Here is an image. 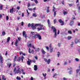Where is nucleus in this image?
<instances>
[{
	"label": "nucleus",
	"instance_id": "79ce46f5",
	"mask_svg": "<svg viewBox=\"0 0 80 80\" xmlns=\"http://www.w3.org/2000/svg\"><path fill=\"white\" fill-rule=\"evenodd\" d=\"M28 10H30V11H32L33 10V9L32 8H28Z\"/></svg>",
	"mask_w": 80,
	"mask_h": 80
},
{
	"label": "nucleus",
	"instance_id": "0e129e2a",
	"mask_svg": "<svg viewBox=\"0 0 80 80\" xmlns=\"http://www.w3.org/2000/svg\"><path fill=\"white\" fill-rule=\"evenodd\" d=\"M39 50H40V49L39 48H38V49H36V51L38 52V51H39Z\"/></svg>",
	"mask_w": 80,
	"mask_h": 80
},
{
	"label": "nucleus",
	"instance_id": "680f3d73",
	"mask_svg": "<svg viewBox=\"0 0 80 80\" xmlns=\"http://www.w3.org/2000/svg\"><path fill=\"white\" fill-rule=\"evenodd\" d=\"M33 16L35 17H37V15H36V14H35L33 13Z\"/></svg>",
	"mask_w": 80,
	"mask_h": 80
},
{
	"label": "nucleus",
	"instance_id": "cd10ccee",
	"mask_svg": "<svg viewBox=\"0 0 80 80\" xmlns=\"http://www.w3.org/2000/svg\"><path fill=\"white\" fill-rule=\"evenodd\" d=\"M27 63L28 65H30V61H28Z\"/></svg>",
	"mask_w": 80,
	"mask_h": 80
},
{
	"label": "nucleus",
	"instance_id": "393cba45",
	"mask_svg": "<svg viewBox=\"0 0 80 80\" xmlns=\"http://www.w3.org/2000/svg\"><path fill=\"white\" fill-rule=\"evenodd\" d=\"M16 79L18 80H21V78L19 77L18 76H17L16 78Z\"/></svg>",
	"mask_w": 80,
	"mask_h": 80
},
{
	"label": "nucleus",
	"instance_id": "5701e85b",
	"mask_svg": "<svg viewBox=\"0 0 80 80\" xmlns=\"http://www.w3.org/2000/svg\"><path fill=\"white\" fill-rule=\"evenodd\" d=\"M13 8H12V9H10V13H13Z\"/></svg>",
	"mask_w": 80,
	"mask_h": 80
},
{
	"label": "nucleus",
	"instance_id": "a18cd8bd",
	"mask_svg": "<svg viewBox=\"0 0 80 80\" xmlns=\"http://www.w3.org/2000/svg\"><path fill=\"white\" fill-rule=\"evenodd\" d=\"M50 0H44V2H50Z\"/></svg>",
	"mask_w": 80,
	"mask_h": 80
},
{
	"label": "nucleus",
	"instance_id": "4d7b16f0",
	"mask_svg": "<svg viewBox=\"0 0 80 80\" xmlns=\"http://www.w3.org/2000/svg\"><path fill=\"white\" fill-rule=\"evenodd\" d=\"M18 40L20 42V40H21V38H18Z\"/></svg>",
	"mask_w": 80,
	"mask_h": 80
},
{
	"label": "nucleus",
	"instance_id": "2f4dec72",
	"mask_svg": "<svg viewBox=\"0 0 80 80\" xmlns=\"http://www.w3.org/2000/svg\"><path fill=\"white\" fill-rule=\"evenodd\" d=\"M50 48V52L51 53H52L53 52V48Z\"/></svg>",
	"mask_w": 80,
	"mask_h": 80
},
{
	"label": "nucleus",
	"instance_id": "9b49d317",
	"mask_svg": "<svg viewBox=\"0 0 80 80\" xmlns=\"http://www.w3.org/2000/svg\"><path fill=\"white\" fill-rule=\"evenodd\" d=\"M18 57V56L17 55H16L14 57V62H15V61H17V58Z\"/></svg>",
	"mask_w": 80,
	"mask_h": 80
},
{
	"label": "nucleus",
	"instance_id": "58836bf2",
	"mask_svg": "<svg viewBox=\"0 0 80 80\" xmlns=\"http://www.w3.org/2000/svg\"><path fill=\"white\" fill-rule=\"evenodd\" d=\"M80 69H77L76 70V72L77 73H78V72H79V71H80Z\"/></svg>",
	"mask_w": 80,
	"mask_h": 80
},
{
	"label": "nucleus",
	"instance_id": "a19ab883",
	"mask_svg": "<svg viewBox=\"0 0 80 80\" xmlns=\"http://www.w3.org/2000/svg\"><path fill=\"white\" fill-rule=\"evenodd\" d=\"M75 60L76 62H78L79 61V59L78 58H76Z\"/></svg>",
	"mask_w": 80,
	"mask_h": 80
},
{
	"label": "nucleus",
	"instance_id": "4468645a",
	"mask_svg": "<svg viewBox=\"0 0 80 80\" xmlns=\"http://www.w3.org/2000/svg\"><path fill=\"white\" fill-rule=\"evenodd\" d=\"M51 61V60H50V59H49L48 61H47V63H48V64H50V61Z\"/></svg>",
	"mask_w": 80,
	"mask_h": 80
},
{
	"label": "nucleus",
	"instance_id": "774afa93",
	"mask_svg": "<svg viewBox=\"0 0 80 80\" xmlns=\"http://www.w3.org/2000/svg\"><path fill=\"white\" fill-rule=\"evenodd\" d=\"M62 5H64V1L63 0L62 1Z\"/></svg>",
	"mask_w": 80,
	"mask_h": 80
},
{
	"label": "nucleus",
	"instance_id": "bf43d9fd",
	"mask_svg": "<svg viewBox=\"0 0 80 80\" xmlns=\"http://www.w3.org/2000/svg\"><path fill=\"white\" fill-rule=\"evenodd\" d=\"M44 60L45 61V62H47V58H44Z\"/></svg>",
	"mask_w": 80,
	"mask_h": 80
},
{
	"label": "nucleus",
	"instance_id": "338daca9",
	"mask_svg": "<svg viewBox=\"0 0 80 80\" xmlns=\"http://www.w3.org/2000/svg\"><path fill=\"white\" fill-rule=\"evenodd\" d=\"M32 61L33 62V63H35L36 61H35V60L33 59L32 60Z\"/></svg>",
	"mask_w": 80,
	"mask_h": 80
},
{
	"label": "nucleus",
	"instance_id": "f257e3e1",
	"mask_svg": "<svg viewBox=\"0 0 80 80\" xmlns=\"http://www.w3.org/2000/svg\"><path fill=\"white\" fill-rule=\"evenodd\" d=\"M31 34H32V38L33 39H35L36 38H38L39 40H42V37L40 34H36L35 32H31Z\"/></svg>",
	"mask_w": 80,
	"mask_h": 80
},
{
	"label": "nucleus",
	"instance_id": "2eb2a0df",
	"mask_svg": "<svg viewBox=\"0 0 80 80\" xmlns=\"http://www.w3.org/2000/svg\"><path fill=\"white\" fill-rule=\"evenodd\" d=\"M37 30L38 31H40V30H42V28L40 27L39 28V27H38Z\"/></svg>",
	"mask_w": 80,
	"mask_h": 80
},
{
	"label": "nucleus",
	"instance_id": "37998d69",
	"mask_svg": "<svg viewBox=\"0 0 80 80\" xmlns=\"http://www.w3.org/2000/svg\"><path fill=\"white\" fill-rule=\"evenodd\" d=\"M16 65V63L15 62H14L13 63V67H15V66Z\"/></svg>",
	"mask_w": 80,
	"mask_h": 80
},
{
	"label": "nucleus",
	"instance_id": "9d476101",
	"mask_svg": "<svg viewBox=\"0 0 80 80\" xmlns=\"http://www.w3.org/2000/svg\"><path fill=\"white\" fill-rule=\"evenodd\" d=\"M74 22L73 21H71V22L70 23V25L71 26H72Z\"/></svg>",
	"mask_w": 80,
	"mask_h": 80
},
{
	"label": "nucleus",
	"instance_id": "f03ea898",
	"mask_svg": "<svg viewBox=\"0 0 80 80\" xmlns=\"http://www.w3.org/2000/svg\"><path fill=\"white\" fill-rule=\"evenodd\" d=\"M52 30H53V32L54 33V37L56 38L57 36V29L55 28H54L53 26H52L51 27Z\"/></svg>",
	"mask_w": 80,
	"mask_h": 80
},
{
	"label": "nucleus",
	"instance_id": "13d9d810",
	"mask_svg": "<svg viewBox=\"0 0 80 80\" xmlns=\"http://www.w3.org/2000/svg\"><path fill=\"white\" fill-rule=\"evenodd\" d=\"M72 20H75V16H73V17L72 18Z\"/></svg>",
	"mask_w": 80,
	"mask_h": 80
},
{
	"label": "nucleus",
	"instance_id": "864d4df0",
	"mask_svg": "<svg viewBox=\"0 0 80 80\" xmlns=\"http://www.w3.org/2000/svg\"><path fill=\"white\" fill-rule=\"evenodd\" d=\"M30 6V3H28V7H29Z\"/></svg>",
	"mask_w": 80,
	"mask_h": 80
},
{
	"label": "nucleus",
	"instance_id": "6ab92c4d",
	"mask_svg": "<svg viewBox=\"0 0 80 80\" xmlns=\"http://www.w3.org/2000/svg\"><path fill=\"white\" fill-rule=\"evenodd\" d=\"M75 43H77L78 42V40L77 39V38H75Z\"/></svg>",
	"mask_w": 80,
	"mask_h": 80
},
{
	"label": "nucleus",
	"instance_id": "dca6fc26",
	"mask_svg": "<svg viewBox=\"0 0 80 80\" xmlns=\"http://www.w3.org/2000/svg\"><path fill=\"white\" fill-rule=\"evenodd\" d=\"M8 65L9 68H10V67H11V66L12 65V63L10 62L8 63Z\"/></svg>",
	"mask_w": 80,
	"mask_h": 80
},
{
	"label": "nucleus",
	"instance_id": "ea45409f",
	"mask_svg": "<svg viewBox=\"0 0 80 80\" xmlns=\"http://www.w3.org/2000/svg\"><path fill=\"white\" fill-rule=\"evenodd\" d=\"M6 19L7 20H8V19H9V18L8 17V16H6Z\"/></svg>",
	"mask_w": 80,
	"mask_h": 80
},
{
	"label": "nucleus",
	"instance_id": "69168bd1",
	"mask_svg": "<svg viewBox=\"0 0 80 80\" xmlns=\"http://www.w3.org/2000/svg\"><path fill=\"white\" fill-rule=\"evenodd\" d=\"M21 25L22 26H23V22H21Z\"/></svg>",
	"mask_w": 80,
	"mask_h": 80
},
{
	"label": "nucleus",
	"instance_id": "c85d7f7f",
	"mask_svg": "<svg viewBox=\"0 0 80 80\" xmlns=\"http://www.w3.org/2000/svg\"><path fill=\"white\" fill-rule=\"evenodd\" d=\"M0 62L1 64V67H2V66H3V60H2V62H1V61H0Z\"/></svg>",
	"mask_w": 80,
	"mask_h": 80
},
{
	"label": "nucleus",
	"instance_id": "7ed1b4c3",
	"mask_svg": "<svg viewBox=\"0 0 80 80\" xmlns=\"http://www.w3.org/2000/svg\"><path fill=\"white\" fill-rule=\"evenodd\" d=\"M30 26H31L32 29V30H35L37 28L36 26H34V24L33 23H32L31 24L30 23H28V27H30Z\"/></svg>",
	"mask_w": 80,
	"mask_h": 80
},
{
	"label": "nucleus",
	"instance_id": "de8ad7c7",
	"mask_svg": "<svg viewBox=\"0 0 80 80\" xmlns=\"http://www.w3.org/2000/svg\"><path fill=\"white\" fill-rule=\"evenodd\" d=\"M48 24H50V20L49 19H48Z\"/></svg>",
	"mask_w": 80,
	"mask_h": 80
},
{
	"label": "nucleus",
	"instance_id": "39448f33",
	"mask_svg": "<svg viewBox=\"0 0 80 80\" xmlns=\"http://www.w3.org/2000/svg\"><path fill=\"white\" fill-rule=\"evenodd\" d=\"M16 73H17L21 74V73H22V72H21V69L20 68H18V70L16 71Z\"/></svg>",
	"mask_w": 80,
	"mask_h": 80
},
{
	"label": "nucleus",
	"instance_id": "f704fd0d",
	"mask_svg": "<svg viewBox=\"0 0 80 80\" xmlns=\"http://www.w3.org/2000/svg\"><path fill=\"white\" fill-rule=\"evenodd\" d=\"M58 54H57L58 57H60V53L59 52H58Z\"/></svg>",
	"mask_w": 80,
	"mask_h": 80
},
{
	"label": "nucleus",
	"instance_id": "423d86ee",
	"mask_svg": "<svg viewBox=\"0 0 80 80\" xmlns=\"http://www.w3.org/2000/svg\"><path fill=\"white\" fill-rule=\"evenodd\" d=\"M22 35L23 36V37H25V38H26L27 37V35L26 34V32H25V31H23L22 32Z\"/></svg>",
	"mask_w": 80,
	"mask_h": 80
},
{
	"label": "nucleus",
	"instance_id": "bb28decb",
	"mask_svg": "<svg viewBox=\"0 0 80 80\" xmlns=\"http://www.w3.org/2000/svg\"><path fill=\"white\" fill-rule=\"evenodd\" d=\"M21 58L22 62H23V59H24V57H23V56H22Z\"/></svg>",
	"mask_w": 80,
	"mask_h": 80
},
{
	"label": "nucleus",
	"instance_id": "c03bdc74",
	"mask_svg": "<svg viewBox=\"0 0 80 80\" xmlns=\"http://www.w3.org/2000/svg\"><path fill=\"white\" fill-rule=\"evenodd\" d=\"M72 71H70L69 72V73L70 74V75L72 74Z\"/></svg>",
	"mask_w": 80,
	"mask_h": 80
},
{
	"label": "nucleus",
	"instance_id": "603ef678",
	"mask_svg": "<svg viewBox=\"0 0 80 80\" xmlns=\"http://www.w3.org/2000/svg\"><path fill=\"white\" fill-rule=\"evenodd\" d=\"M16 70H17V68H15L14 69V72H16Z\"/></svg>",
	"mask_w": 80,
	"mask_h": 80
},
{
	"label": "nucleus",
	"instance_id": "5fc2aeb1",
	"mask_svg": "<svg viewBox=\"0 0 80 80\" xmlns=\"http://www.w3.org/2000/svg\"><path fill=\"white\" fill-rule=\"evenodd\" d=\"M34 58H35L36 59V60H38V57H37V56H34Z\"/></svg>",
	"mask_w": 80,
	"mask_h": 80
},
{
	"label": "nucleus",
	"instance_id": "473e14b6",
	"mask_svg": "<svg viewBox=\"0 0 80 80\" xmlns=\"http://www.w3.org/2000/svg\"><path fill=\"white\" fill-rule=\"evenodd\" d=\"M68 5H69V6L70 7H72V6H73V4H72V3H71V4H68Z\"/></svg>",
	"mask_w": 80,
	"mask_h": 80
},
{
	"label": "nucleus",
	"instance_id": "6e6d98bb",
	"mask_svg": "<svg viewBox=\"0 0 80 80\" xmlns=\"http://www.w3.org/2000/svg\"><path fill=\"white\" fill-rule=\"evenodd\" d=\"M39 26L41 27H43V25L39 24Z\"/></svg>",
	"mask_w": 80,
	"mask_h": 80
},
{
	"label": "nucleus",
	"instance_id": "6e6552de",
	"mask_svg": "<svg viewBox=\"0 0 80 80\" xmlns=\"http://www.w3.org/2000/svg\"><path fill=\"white\" fill-rule=\"evenodd\" d=\"M3 57L2 56V55H1V54L0 53V61H1V62H3Z\"/></svg>",
	"mask_w": 80,
	"mask_h": 80
},
{
	"label": "nucleus",
	"instance_id": "c9c22d12",
	"mask_svg": "<svg viewBox=\"0 0 80 80\" xmlns=\"http://www.w3.org/2000/svg\"><path fill=\"white\" fill-rule=\"evenodd\" d=\"M3 8V6L2 5H1L0 6V9L1 10H2Z\"/></svg>",
	"mask_w": 80,
	"mask_h": 80
},
{
	"label": "nucleus",
	"instance_id": "ddd939ff",
	"mask_svg": "<svg viewBox=\"0 0 80 80\" xmlns=\"http://www.w3.org/2000/svg\"><path fill=\"white\" fill-rule=\"evenodd\" d=\"M41 52H42V54H44V55H45V53H46V52H45V51H44V50L43 49H42L41 50Z\"/></svg>",
	"mask_w": 80,
	"mask_h": 80
},
{
	"label": "nucleus",
	"instance_id": "412c9836",
	"mask_svg": "<svg viewBox=\"0 0 80 80\" xmlns=\"http://www.w3.org/2000/svg\"><path fill=\"white\" fill-rule=\"evenodd\" d=\"M2 80H6V78H5V77L3 75L2 76Z\"/></svg>",
	"mask_w": 80,
	"mask_h": 80
},
{
	"label": "nucleus",
	"instance_id": "f8f14e48",
	"mask_svg": "<svg viewBox=\"0 0 80 80\" xmlns=\"http://www.w3.org/2000/svg\"><path fill=\"white\" fill-rule=\"evenodd\" d=\"M49 8H50V7H49V6L47 7V13H49V12H50V10H49Z\"/></svg>",
	"mask_w": 80,
	"mask_h": 80
},
{
	"label": "nucleus",
	"instance_id": "09e8293b",
	"mask_svg": "<svg viewBox=\"0 0 80 80\" xmlns=\"http://www.w3.org/2000/svg\"><path fill=\"white\" fill-rule=\"evenodd\" d=\"M32 47V44L30 43V44H29V45H28V48H29V47Z\"/></svg>",
	"mask_w": 80,
	"mask_h": 80
},
{
	"label": "nucleus",
	"instance_id": "4c0bfd02",
	"mask_svg": "<svg viewBox=\"0 0 80 80\" xmlns=\"http://www.w3.org/2000/svg\"><path fill=\"white\" fill-rule=\"evenodd\" d=\"M42 75H43V77H46V76L47 75V74L46 73L45 74L44 73H43Z\"/></svg>",
	"mask_w": 80,
	"mask_h": 80
},
{
	"label": "nucleus",
	"instance_id": "f3484780",
	"mask_svg": "<svg viewBox=\"0 0 80 80\" xmlns=\"http://www.w3.org/2000/svg\"><path fill=\"white\" fill-rule=\"evenodd\" d=\"M21 72H22V74H23V75H25V72H24V70H23V69H21Z\"/></svg>",
	"mask_w": 80,
	"mask_h": 80
},
{
	"label": "nucleus",
	"instance_id": "a211bd4d",
	"mask_svg": "<svg viewBox=\"0 0 80 80\" xmlns=\"http://www.w3.org/2000/svg\"><path fill=\"white\" fill-rule=\"evenodd\" d=\"M10 37H8L7 39V42H9V41H10Z\"/></svg>",
	"mask_w": 80,
	"mask_h": 80
},
{
	"label": "nucleus",
	"instance_id": "7c9ffc66",
	"mask_svg": "<svg viewBox=\"0 0 80 80\" xmlns=\"http://www.w3.org/2000/svg\"><path fill=\"white\" fill-rule=\"evenodd\" d=\"M56 22H57V19H54V21H53V22H54V24H55V23H56Z\"/></svg>",
	"mask_w": 80,
	"mask_h": 80
},
{
	"label": "nucleus",
	"instance_id": "4be33fe9",
	"mask_svg": "<svg viewBox=\"0 0 80 80\" xmlns=\"http://www.w3.org/2000/svg\"><path fill=\"white\" fill-rule=\"evenodd\" d=\"M5 31L3 32H2V36H4V35H5Z\"/></svg>",
	"mask_w": 80,
	"mask_h": 80
},
{
	"label": "nucleus",
	"instance_id": "72a5a7b5",
	"mask_svg": "<svg viewBox=\"0 0 80 80\" xmlns=\"http://www.w3.org/2000/svg\"><path fill=\"white\" fill-rule=\"evenodd\" d=\"M58 75L57 74V73H55L53 76V77L54 78L56 77V76H57Z\"/></svg>",
	"mask_w": 80,
	"mask_h": 80
},
{
	"label": "nucleus",
	"instance_id": "8fccbe9b",
	"mask_svg": "<svg viewBox=\"0 0 80 80\" xmlns=\"http://www.w3.org/2000/svg\"><path fill=\"white\" fill-rule=\"evenodd\" d=\"M26 11H27V13L28 14V15H30V13H29V12H28V9H27Z\"/></svg>",
	"mask_w": 80,
	"mask_h": 80
},
{
	"label": "nucleus",
	"instance_id": "49530a36",
	"mask_svg": "<svg viewBox=\"0 0 80 80\" xmlns=\"http://www.w3.org/2000/svg\"><path fill=\"white\" fill-rule=\"evenodd\" d=\"M67 12L66 11L64 12H63L64 15H66V14H67Z\"/></svg>",
	"mask_w": 80,
	"mask_h": 80
},
{
	"label": "nucleus",
	"instance_id": "b1692460",
	"mask_svg": "<svg viewBox=\"0 0 80 80\" xmlns=\"http://www.w3.org/2000/svg\"><path fill=\"white\" fill-rule=\"evenodd\" d=\"M68 33H69V34H72V32L71 30L68 31Z\"/></svg>",
	"mask_w": 80,
	"mask_h": 80
},
{
	"label": "nucleus",
	"instance_id": "1a4fd4ad",
	"mask_svg": "<svg viewBox=\"0 0 80 80\" xmlns=\"http://www.w3.org/2000/svg\"><path fill=\"white\" fill-rule=\"evenodd\" d=\"M34 70L35 71H37V69H38V68H37V65H35L34 66Z\"/></svg>",
	"mask_w": 80,
	"mask_h": 80
},
{
	"label": "nucleus",
	"instance_id": "c756f323",
	"mask_svg": "<svg viewBox=\"0 0 80 80\" xmlns=\"http://www.w3.org/2000/svg\"><path fill=\"white\" fill-rule=\"evenodd\" d=\"M34 25L35 27H38V26H40V24H36Z\"/></svg>",
	"mask_w": 80,
	"mask_h": 80
},
{
	"label": "nucleus",
	"instance_id": "aec40b11",
	"mask_svg": "<svg viewBox=\"0 0 80 80\" xmlns=\"http://www.w3.org/2000/svg\"><path fill=\"white\" fill-rule=\"evenodd\" d=\"M21 60V58H20V57H19L18 58V59L17 60V61H18V62H20Z\"/></svg>",
	"mask_w": 80,
	"mask_h": 80
},
{
	"label": "nucleus",
	"instance_id": "3c124183",
	"mask_svg": "<svg viewBox=\"0 0 80 80\" xmlns=\"http://www.w3.org/2000/svg\"><path fill=\"white\" fill-rule=\"evenodd\" d=\"M34 2L35 3H36V4L38 3V1H37V0H35Z\"/></svg>",
	"mask_w": 80,
	"mask_h": 80
},
{
	"label": "nucleus",
	"instance_id": "e433bc0d",
	"mask_svg": "<svg viewBox=\"0 0 80 80\" xmlns=\"http://www.w3.org/2000/svg\"><path fill=\"white\" fill-rule=\"evenodd\" d=\"M54 17H55V15H56V12H57V11H54Z\"/></svg>",
	"mask_w": 80,
	"mask_h": 80
},
{
	"label": "nucleus",
	"instance_id": "052dcab7",
	"mask_svg": "<svg viewBox=\"0 0 80 80\" xmlns=\"http://www.w3.org/2000/svg\"><path fill=\"white\" fill-rule=\"evenodd\" d=\"M71 47H73V42H72L71 43Z\"/></svg>",
	"mask_w": 80,
	"mask_h": 80
},
{
	"label": "nucleus",
	"instance_id": "0eeeda50",
	"mask_svg": "<svg viewBox=\"0 0 80 80\" xmlns=\"http://www.w3.org/2000/svg\"><path fill=\"white\" fill-rule=\"evenodd\" d=\"M18 39H16V42H15L14 45L16 46L17 47L18 46Z\"/></svg>",
	"mask_w": 80,
	"mask_h": 80
},
{
	"label": "nucleus",
	"instance_id": "20e7f679",
	"mask_svg": "<svg viewBox=\"0 0 80 80\" xmlns=\"http://www.w3.org/2000/svg\"><path fill=\"white\" fill-rule=\"evenodd\" d=\"M58 22H59L60 23H61V25H62V26L64 25V22H63V21H62V19H59Z\"/></svg>",
	"mask_w": 80,
	"mask_h": 80
},
{
	"label": "nucleus",
	"instance_id": "a878e982",
	"mask_svg": "<svg viewBox=\"0 0 80 80\" xmlns=\"http://www.w3.org/2000/svg\"><path fill=\"white\" fill-rule=\"evenodd\" d=\"M72 38L71 36H68V40H71V39Z\"/></svg>",
	"mask_w": 80,
	"mask_h": 80
},
{
	"label": "nucleus",
	"instance_id": "e2e57ef3",
	"mask_svg": "<svg viewBox=\"0 0 80 80\" xmlns=\"http://www.w3.org/2000/svg\"><path fill=\"white\" fill-rule=\"evenodd\" d=\"M29 50V53H31V52L30 51V48H29L28 49Z\"/></svg>",
	"mask_w": 80,
	"mask_h": 80
}]
</instances>
